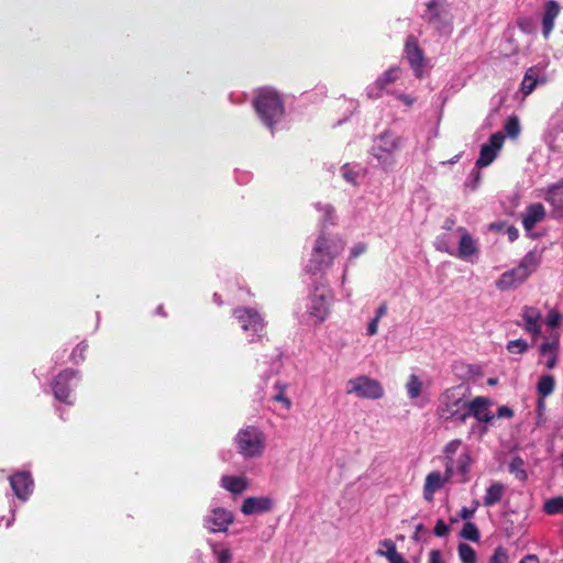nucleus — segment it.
Returning a JSON list of instances; mask_svg holds the SVG:
<instances>
[{"instance_id": "052dcab7", "label": "nucleus", "mask_w": 563, "mask_h": 563, "mask_svg": "<svg viewBox=\"0 0 563 563\" xmlns=\"http://www.w3.org/2000/svg\"><path fill=\"white\" fill-rule=\"evenodd\" d=\"M488 384H489V385H495V384H496V379L490 378V379L488 380Z\"/></svg>"}, {"instance_id": "1a4fd4ad", "label": "nucleus", "mask_w": 563, "mask_h": 563, "mask_svg": "<svg viewBox=\"0 0 563 563\" xmlns=\"http://www.w3.org/2000/svg\"><path fill=\"white\" fill-rule=\"evenodd\" d=\"M345 393L362 399L378 400L384 397V387L367 375H358L346 382Z\"/></svg>"}, {"instance_id": "c85d7f7f", "label": "nucleus", "mask_w": 563, "mask_h": 563, "mask_svg": "<svg viewBox=\"0 0 563 563\" xmlns=\"http://www.w3.org/2000/svg\"><path fill=\"white\" fill-rule=\"evenodd\" d=\"M544 199L555 209L563 207V180L559 184L549 186L543 195Z\"/></svg>"}, {"instance_id": "c756f323", "label": "nucleus", "mask_w": 563, "mask_h": 563, "mask_svg": "<svg viewBox=\"0 0 563 563\" xmlns=\"http://www.w3.org/2000/svg\"><path fill=\"white\" fill-rule=\"evenodd\" d=\"M505 493V486L499 483L495 482L493 483L487 489L486 494L483 497V504L486 507H490L499 503L504 496Z\"/></svg>"}, {"instance_id": "bb28decb", "label": "nucleus", "mask_w": 563, "mask_h": 563, "mask_svg": "<svg viewBox=\"0 0 563 563\" xmlns=\"http://www.w3.org/2000/svg\"><path fill=\"white\" fill-rule=\"evenodd\" d=\"M558 349H559V341L552 340L547 341L541 344L540 346V354L544 358V365L548 369H552L558 362Z\"/></svg>"}, {"instance_id": "f3484780", "label": "nucleus", "mask_w": 563, "mask_h": 563, "mask_svg": "<svg viewBox=\"0 0 563 563\" xmlns=\"http://www.w3.org/2000/svg\"><path fill=\"white\" fill-rule=\"evenodd\" d=\"M452 476H449L446 471L442 474L439 471L430 472L424 481L423 485V497L427 501L431 503L434 498V494L440 490Z\"/></svg>"}, {"instance_id": "6e6d98bb", "label": "nucleus", "mask_w": 563, "mask_h": 563, "mask_svg": "<svg viewBox=\"0 0 563 563\" xmlns=\"http://www.w3.org/2000/svg\"><path fill=\"white\" fill-rule=\"evenodd\" d=\"M386 312H387V306H386V303H383L376 310V314H375L374 319H377V321H379L386 314Z\"/></svg>"}, {"instance_id": "680f3d73", "label": "nucleus", "mask_w": 563, "mask_h": 563, "mask_svg": "<svg viewBox=\"0 0 563 563\" xmlns=\"http://www.w3.org/2000/svg\"><path fill=\"white\" fill-rule=\"evenodd\" d=\"M331 211H332L331 207L327 206V207H325V212H327V213H330Z\"/></svg>"}, {"instance_id": "603ef678", "label": "nucleus", "mask_w": 563, "mask_h": 563, "mask_svg": "<svg viewBox=\"0 0 563 563\" xmlns=\"http://www.w3.org/2000/svg\"><path fill=\"white\" fill-rule=\"evenodd\" d=\"M518 26L525 33L531 32V24H530V21L527 19H522V20L518 21Z\"/></svg>"}, {"instance_id": "f704fd0d", "label": "nucleus", "mask_w": 563, "mask_h": 563, "mask_svg": "<svg viewBox=\"0 0 563 563\" xmlns=\"http://www.w3.org/2000/svg\"><path fill=\"white\" fill-rule=\"evenodd\" d=\"M212 553L217 563H231L233 559L232 551L223 544H216L212 547Z\"/></svg>"}, {"instance_id": "39448f33", "label": "nucleus", "mask_w": 563, "mask_h": 563, "mask_svg": "<svg viewBox=\"0 0 563 563\" xmlns=\"http://www.w3.org/2000/svg\"><path fill=\"white\" fill-rule=\"evenodd\" d=\"M443 462L449 476L466 475L472 464L471 449L461 439L449 441L442 449Z\"/></svg>"}, {"instance_id": "9b49d317", "label": "nucleus", "mask_w": 563, "mask_h": 563, "mask_svg": "<svg viewBox=\"0 0 563 563\" xmlns=\"http://www.w3.org/2000/svg\"><path fill=\"white\" fill-rule=\"evenodd\" d=\"M493 400L488 397L477 396L470 400L467 409V419L474 417L477 422L489 424L495 419L490 407Z\"/></svg>"}, {"instance_id": "423d86ee", "label": "nucleus", "mask_w": 563, "mask_h": 563, "mask_svg": "<svg viewBox=\"0 0 563 563\" xmlns=\"http://www.w3.org/2000/svg\"><path fill=\"white\" fill-rule=\"evenodd\" d=\"M238 452L244 459H255L263 455L266 448V435L257 427L246 426L234 437Z\"/></svg>"}, {"instance_id": "09e8293b", "label": "nucleus", "mask_w": 563, "mask_h": 563, "mask_svg": "<svg viewBox=\"0 0 563 563\" xmlns=\"http://www.w3.org/2000/svg\"><path fill=\"white\" fill-rule=\"evenodd\" d=\"M378 323H379V321H377V319H374V318L369 321L367 329H366V334L368 336H373V335L377 334Z\"/></svg>"}, {"instance_id": "e433bc0d", "label": "nucleus", "mask_w": 563, "mask_h": 563, "mask_svg": "<svg viewBox=\"0 0 563 563\" xmlns=\"http://www.w3.org/2000/svg\"><path fill=\"white\" fill-rule=\"evenodd\" d=\"M459 556L462 563H476V553L474 549L466 543L459 545Z\"/></svg>"}, {"instance_id": "58836bf2", "label": "nucleus", "mask_w": 563, "mask_h": 563, "mask_svg": "<svg viewBox=\"0 0 563 563\" xmlns=\"http://www.w3.org/2000/svg\"><path fill=\"white\" fill-rule=\"evenodd\" d=\"M505 131L511 139H517L519 136L521 128L517 117H511L507 120L505 124Z\"/></svg>"}, {"instance_id": "4c0bfd02", "label": "nucleus", "mask_w": 563, "mask_h": 563, "mask_svg": "<svg viewBox=\"0 0 563 563\" xmlns=\"http://www.w3.org/2000/svg\"><path fill=\"white\" fill-rule=\"evenodd\" d=\"M461 537L466 540L476 542L479 540V531L473 522L467 521L463 526Z\"/></svg>"}, {"instance_id": "dca6fc26", "label": "nucleus", "mask_w": 563, "mask_h": 563, "mask_svg": "<svg viewBox=\"0 0 563 563\" xmlns=\"http://www.w3.org/2000/svg\"><path fill=\"white\" fill-rule=\"evenodd\" d=\"M274 500L268 496H251L244 499L241 512L245 516L258 515L272 511Z\"/></svg>"}, {"instance_id": "f8f14e48", "label": "nucleus", "mask_w": 563, "mask_h": 563, "mask_svg": "<svg viewBox=\"0 0 563 563\" xmlns=\"http://www.w3.org/2000/svg\"><path fill=\"white\" fill-rule=\"evenodd\" d=\"M234 316L244 331H252L257 336H262L265 322L256 310L252 308H239L234 310Z\"/></svg>"}, {"instance_id": "a18cd8bd", "label": "nucleus", "mask_w": 563, "mask_h": 563, "mask_svg": "<svg viewBox=\"0 0 563 563\" xmlns=\"http://www.w3.org/2000/svg\"><path fill=\"white\" fill-rule=\"evenodd\" d=\"M497 417L510 419L514 417V410L508 406H500L497 410Z\"/></svg>"}, {"instance_id": "6e6552de", "label": "nucleus", "mask_w": 563, "mask_h": 563, "mask_svg": "<svg viewBox=\"0 0 563 563\" xmlns=\"http://www.w3.org/2000/svg\"><path fill=\"white\" fill-rule=\"evenodd\" d=\"M454 234L456 235V245L454 251H452L446 245H443V252L457 257L462 261L466 262H475L478 257L479 247L477 241L471 235V233L464 227H457L454 229Z\"/></svg>"}, {"instance_id": "13d9d810", "label": "nucleus", "mask_w": 563, "mask_h": 563, "mask_svg": "<svg viewBox=\"0 0 563 563\" xmlns=\"http://www.w3.org/2000/svg\"><path fill=\"white\" fill-rule=\"evenodd\" d=\"M508 238L510 241H515L518 238V230L514 227L509 228L508 231Z\"/></svg>"}, {"instance_id": "aec40b11", "label": "nucleus", "mask_w": 563, "mask_h": 563, "mask_svg": "<svg viewBox=\"0 0 563 563\" xmlns=\"http://www.w3.org/2000/svg\"><path fill=\"white\" fill-rule=\"evenodd\" d=\"M521 317L523 320V329L534 338H538L541 334V312L534 307L525 306L521 311Z\"/></svg>"}, {"instance_id": "72a5a7b5", "label": "nucleus", "mask_w": 563, "mask_h": 563, "mask_svg": "<svg viewBox=\"0 0 563 563\" xmlns=\"http://www.w3.org/2000/svg\"><path fill=\"white\" fill-rule=\"evenodd\" d=\"M456 235L454 234V230L450 233H443L439 235L434 242L435 249L440 252H443L442 246L446 245L452 251H454V247L456 245Z\"/></svg>"}, {"instance_id": "2eb2a0df", "label": "nucleus", "mask_w": 563, "mask_h": 563, "mask_svg": "<svg viewBox=\"0 0 563 563\" xmlns=\"http://www.w3.org/2000/svg\"><path fill=\"white\" fill-rule=\"evenodd\" d=\"M400 68L397 66L387 69L375 82L369 85L366 89L367 97L371 99H378L383 96L385 88L394 84L400 76Z\"/></svg>"}, {"instance_id": "7ed1b4c3", "label": "nucleus", "mask_w": 563, "mask_h": 563, "mask_svg": "<svg viewBox=\"0 0 563 563\" xmlns=\"http://www.w3.org/2000/svg\"><path fill=\"white\" fill-rule=\"evenodd\" d=\"M541 263V253L533 250L528 252L520 263L500 275L496 280V287L501 290H509L523 284L529 276L537 271Z\"/></svg>"}, {"instance_id": "20e7f679", "label": "nucleus", "mask_w": 563, "mask_h": 563, "mask_svg": "<svg viewBox=\"0 0 563 563\" xmlns=\"http://www.w3.org/2000/svg\"><path fill=\"white\" fill-rule=\"evenodd\" d=\"M344 243L339 238H327L321 234L313 246L311 258L307 266L309 273H317L329 267L333 260L343 251Z\"/></svg>"}, {"instance_id": "ea45409f", "label": "nucleus", "mask_w": 563, "mask_h": 563, "mask_svg": "<svg viewBox=\"0 0 563 563\" xmlns=\"http://www.w3.org/2000/svg\"><path fill=\"white\" fill-rule=\"evenodd\" d=\"M507 350L509 353L522 354L528 350V343L522 339L512 340L508 342Z\"/></svg>"}, {"instance_id": "f257e3e1", "label": "nucleus", "mask_w": 563, "mask_h": 563, "mask_svg": "<svg viewBox=\"0 0 563 563\" xmlns=\"http://www.w3.org/2000/svg\"><path fill=\"white\" fill-rule=\"evenodd\" d=\"M333 302L334 294L330 287L316 286L306 298L300 322L311 327L321 325L329 319Z\"/></svg>"}, {"instance_id": "5701e85b", "label": "nucleus", "mask_w": 563, "mask_h": 563, "mask_svg": "<svg viewBox=\"0 0 563 563\" xmlns=\"http://www.w3.org/2000/svg\"><path fill=\"white\" fill-rule=\"evenodd\" d=\"M547 81L545 75L542 68L538 66H533L527 69L522 82H521V91L525 96L530 95L539 84H544Z\"/></svg>"}, {"instance_id": "5fc2aeb1", "label": "nucleus", "mask_w": 563, "mask_h": 563, "mask_svg": "<svg viewBox=\"0 0 563 563\" xmlns=\"http://www.w3.org/2000/svg\"><path fill=\"white\" fill-rule=\"evenodd\" d=\"M397 98L408 107L412 106L415 102V99L408 95L399 93Z\"/></svg>"}, {"instance_id": "473e14b6", "label": "nucleus", "mask_w": 563, "mask_h": 563, "mask_svg": "<svg viewBox=\"0 0 563 563\" xmlns=\"http://www.w3.org/2000/svg\"><path fill=\"white\" fill-rule=\"evenodd\" d=\"M543 511L550 516L563 514V496H556L545 500Z\"/></svg>"}, {"instance_id": "412c9836", "label": "nucleus", "mask_w": 563, "mask_h": 563, "mask_svg": "<svg viewBox=\"0 0 563 563\" xmlns=\"http://www.w3.org/2000/svg\"><path fill=\"white\" fill-rule=\"evenodd\" d=\"M545 219V209L542 203L536 202L527 207L522 214V225L527 231L528 235L533 236L530 232L533 230L537 223L542 222Z\"/></svg>"}, {"instance_id": "f03ea898", "label": "nucleus", "mask_w": 563, "mask_h": 563, "mask_svg": "<svg viewBox=\"0 0 563 563\" xmlns=\"http://www.w3.org/2000/svg\"><path fill=\"white\" fill-rule=\"evenodd\" d=\"M470 400L463 386L445 389L439 397L437 415L443 421L465 423Z\"/></svg>"}, {"instance_id": "cd10ccee", "label": "nucleus", "mask_w": 563, "mask_h": 563, "mask_svg": "<svg viewBox=\"0 0 563 563\" xmlns=\"http://www.w3.org/2000/svg\"><path fill=\"white\" fill-rule=\"evenodd\" d=\"M376 553L379 556L386 558L389 563H406L402 555L397 551L396 544L389 539H385L379 543V549Z\"/></svg>"}, {"instance_id": "c03bdc74", "label": "nucleus", "mask_w": 563, "mask_h": 563, "mask_svg": "<svg viewBox=\"0 0 563 563\" xmlns=\"http://www.w3.org/2000/svg\"><path fill=\"white\" fill-rule=\"evenodd\" d=\"M86 350H87L86 344H84V343L78 344L71 353L73 361L78 362L80 360H84V353L86 352Z\"/></svg>"}, {"instance_id": "ddd939ff", "label": "nucleus", "mask_w": 563, "mask_h": 563, "mask_svg": "<svg viewBox=\"0 0 563 563\" xmlns=\"http://www.w3.org/2000/svg\"><path fill=\"white\" fill-rule=\"evenodd\" d=\"M505 135L501 132L494 133L488 143L484 144L481 148L479 157L476 161L478 167H486L490 165L496 158L498 152L503 147Z\"/></svg>"}, {"instance_id": "de8ad7c7", "label": "nucleus", "mask_w": 563, "mask_h": 563, "mask_svg": "<svg viewBox=\"0 0 563 563\" xmlns=\"http://www.w3.org/2000/svg\"><path fill=\"white\" fill-rule=\"evenodd\" d=\"M343 177L346 181L355 185L356 184V180H357V173L353 172V170H350L346 166L344 167V170H343Z\"/></svg>"}, {"instance_id": "a878e982", "label": "nucleus", "mask_w": 563, "mask_h": 563, "mask_svg": "<svg viewBox=\"0 0 563 563\" xmlns=\"http://www.w3.org/2000/svg\"><path fill=\"white\" fill-rule=\"evenodd\" d=\"M555 388V379L552 375H542L540 376L536 389L539 396L538 399V408L542 409L544 407V398L550 396Z\"/></svg>"}, {"instance_id": "c9c22d12", "label": "nucleus", "mask_w": 563, "mask_h": 563, "mask_svg": "<svg viewBox=\"0 0 563 563\" xmlns=\"http://www.w3.org/2000/svg\"><path fill=\"white\" fill-rule=\"evenodd\" d=\"M509 471L516 478L525 482L528 477L526 470L523 468V461L520 457H515L509 464Z\"/></svg>"}, {"instance_id": "393cba45", "label": "nucleus", "mask_w": 563, "mask_h": 563, "mask_svg": "<svg viewBox=\"0 0 563 563\" xmlns=\"http://www.w3.org/2000/svg\"><path fill=\"white\" fill-rule=\"evenodd\" d=\"M221 487L225 490L240 495L249 488V481L244 476L224 475L220 481Z\"/></svg>"}, {"instance_id": "9d476101", "label": "nucleus", "mask_w": 563, "mask_h": 563, "mask_svg": "<svg viewBox=\"0 0 563 563\" xmlns=\"http://www.w3.org/2000/svg\"><path fill=\"white\" fill-rule=\"evenodd\" d=\"M399 147L400 139L390 132H384L374 140L372 154L384 168H387L393 165L394 154Z\"/></svg>"}, {"instance_id": "0eeeda50", "label": "nucleus", "mask_w": 563, "mask_h": 563, "mask_svg": "<svg viewBox=\"0 0 563 563\" xmlns=\"http://www.w3.org/2000/svg\"><path fill=\"white\" fill-rule=\"evenodd\" d=\"M254 106L263 123L269 129H272L284 114L283 102L277 92L273 89H261L254 101Z\"/></svg>"}, {"instance_id": "4468645a", "label": "nucleus", "mask_w": 563, "mask_h": 563, "mask_svg": "<svg viewBox=\"0 0 563 563\" xmlns=\"http://www.w3.org/2000/svg\"><path fill=\"white\" fill-rule=\"evenodd\" d=\"M233 522V515L224 508H214L205 519V527L210 532H224Z\"/></svg>"}, {"instance_id": "6ab92c4d", "label": "nucleus", "mask_w": 563, "mask_h": 563, "mask_svg": "<svg viewBox=\"0 0 563 563\" xmlns=\"http://www.w3.org/2000/svg\"><path fill=\"white\" fill-rule=\"evenodd\" d=\"M405 53H406V57H407L411 68L413 69L416 76L421 77L422 70H423V65H424L423 53L420 49V47L418 46L417 41L412 36H409L407 38L406 46H405Z\"/></svg>"}, {"instance_id": "a211bd4d", "label": "nucleus", "mask_w": 563, "mask_h": 563, "mask_svg": "<svg viewBox=\"0 0 563 563\" xmlns=\"http://www.w3.org/2000/svg\"><path fill=\"white\" fill-rule=\"evenodd\" d=\"M10 485L18 498L26 500L33 489V479L29 472H18L10 477Z\"/></svg>"}, {"instance_id": "37998d69", "label": "nucleus", "mask_w": 563, "mask_h": 563, "mask_svg": "<svg viewBox=\"0 0 563 563\" xmlns=\"http://www.w3.org/2000/svg\"><path fill=\"white\" fill-rule=\"evenodd\" d=\"M448 533H449V526L442 519H439L434 527V534L437 537H444Z\"/></svg>"}, {"instance_id": "bf43d9fd", "label": "nucleus", "mask_w": 563, "mask_h": 563, "mask_svg": "<svg viewBox=\"0 0 563 563\" xmlns=\"http://www.w3.org/2000/svg\"><path fill=\"white\" fill-rule=\"evenodd\" d=\"M453 227H454V220L453 219H446L445 222H444V225L443 228L448 231H453Z\"/></svg>"}, {"instance_id": "b1692460", "label": "nucleus", "mask_w": 563, "mask_h": 563, "mask_svg": "<svg viewBox=\"0 0 563 563\" xmlns=\"http://www.w3.org/2000/svg\"><path fill=\"white\" fill-rule=\"evenodd\" d=\"M560 10H561V8L556 1H554V0L547 1L545 5H544V13L542 16V33L545 38L549 37V35L551 34V32L553 30L554 22L560 13Z\"/></svg>"}, {"instance_id": "4be33fe9", "label": "nucleus", "mask_w": 563, "mask_h": 563, "mask_svg": "<svg viewBox=\"0 0 563 563\" xmlns=\"http://www.w3.org/2000/svg\"><path fill=\"white\" fill-rule=\"evenodd\" d=\"M77 372L71 369H66L57 375V377L54 379L53 383V391L54 396L60 400L65 401L67 404H70L71 401L68 400L69 398V389L67 387L68 382L76 376Z\"/></svg>"}, {"instance_id": "4d7b16f0", "label": "nucleus", "mask_w": 563, "mask_h": 563, "mask_svg": "<svg viewBox=\"0 0 563 563\" xmlns=\"http://www.w3.org/2000/svg\"><path fill=\"white\" fill-rule=\"evenodd\" d=\"M437 5H438V0H430V1L427 3L428 11H429V13L431 14V16H433V15H435V14H437L435 12H433Z\"/></svg>"}, {"instance_id": "79ce46f5", "label": "nucleus", "mask_w": 563, "mask_h": 563, "mask_svg": "<svg viewBox=\"0 0 563 563\" xmlns=\"http://www.w3.org/2000/svg\"><path fill=\"white\" fill-rule=\"evenodd\" d=\"M560 321H561V314L555 310L551 311L547 316V319H545L547 324L551 328H556L559 325Z\"/></svg>"}, {"instance_id": "a19ab883", "label": "nucleus", "mask_w": 563, "mask_h": 563, "mask_svg": "<svg viewBox=\"0 0 563 563\" xmlns=\"http://www.w3.org/2000/svg\"><path fill=\"white\" fill-rule=\"evenodd\" d=\"M508 551L503 547H497L489 559V563H508Z\"/></svg>"}, {"instance_id": "2f4dec72", "label": "nucleus", "mask_w": 563, "mask_h": 563, "mask_svg": "<svg viewBox=\"0 0 563 563\" xmlns=\"http://www.w3.org/2000/svg\"><path fill=\"white\" fill-rule=\"evenodd\" d=\"M422 388H423V382L421 380V378L416 374H411L408 377V382L406 384L408 397L412 400L417 399L418 397L421 396Z\"/></svg>"}, {"instance_id": "49530a36", "label": "nucleus", "mask_w": 563, "mask_h": 563, "mask_svg": "<svg viewBox=\"0 0 563 563\" xmlns=\"http://www.w3.org/2000/svg\"><path fill=\"white\" fill-rule=\"evenodd\" d=\"M367 246L365 243H357L351 250V257L356 258L361 254L365 253Z\"/></svg>"}, {"instance_id": "3c124183", "label": "nucleus", "mask_w": 563, "mask_h": 563, "mask_svg": "<svg viewBox=\"0 0 563 563\" xmlns=\"http://www.w3.org/2000/svg\"><path fill=\"white\" fill-rule=\"evenodd\" d=\"M475 510H476V507H474V508L463 507L460 510V517L464 520H467L474 516Z\"/></svg>"}, {"instance_id": "8fccbe9b", "label": "nucleus", "mask_w": 563, "mask_h": 563, "mask_svg": "<svg viewBox=\"0 0 563 563\" xmlns=\"http://www.w3.org/2000/svg\"><path fill=\"white\" fill-rule=\"evenodd\" d=\"M429 563H444L440 550H431L429 553Z\"/></svg>"}, {"instance_id": "864d4df0", "label": "nucleus", "mask_w": 563, "mask_h": 563, "mask_svg": "<svg viewBox=\"0 0 563 563\" xmlns=\"http://www.w3.org/2000/svg\"><path fill=\"white\" fill-rule=\"evenodd\" d=\"M519 563H540V561L536 554H527L519 561Z\"/></svg>"}, {"instance_id": "7c9ffc66", "label": "nucleus", "mask_w": 563, "mask_h": 563, "mask_svg": "<svg viewBox=\"0 0 563 563\" xmlns=\"http://www.w3.org/2000/svg\"><path fill=\"white\" fill-rule=\"evenodd\" d=\"M287 388H288V385L286 383L276 382L273 386L275 394L272 397V399L276 402H279L286 411H289L292 407V401L286 395Z\"/></svg>"}]
</instances>
